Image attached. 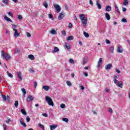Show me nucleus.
<instances>
[{"instance_id":"nucleus-34","label":"nucleus","mask_w":130,"mask_h":130,"mask_svg":"<svg viewBox=\"0 0 130 130\" xmlns=\"http://www.w3.org/2000/svg\"><path fill=\"white\" fill-rule=\"evenodd\" d=\"M67 85H68L69 87L72 86V83H71V81H67L66 82Z\"/></svg>"},{"instance_id":"nucleus-64","label":"nucleus","mask_w":130,"mask_h":130,"mask_svg":"<svg viewBox=\"0 0 130 130\" xmlns=\"http://www.w3.org/2000/svg\"><path fill=\"white\" fill-rule=\"evenodd\" d=\"M119 77V76H118V75H115L114 76V79H118Z\"/></svg>"},{"instance_id":"nucleus-17","label":"nucleus","mask_w":130,"mask_h":130,"mask_svg":"<svg viewBox=\"0 0 130 130\" xmlns=\"http://www.w3.org/2000/svg\"><path fill=\"white\" fill-rule=\"evenodd\" d=\"M123 50H122V48H121V46H119L117 49V52L119 53H122Z\"/></svg>"},{"instance_id":"nucleus-32","label":"nucleus","mask_w":130,"mask_h":130,"mask_svg":"<svg viewBox=\"0 0 130 130\" xmlns=\"http://www.w3.org/2000/svg\"><path fill=\"white\" fill-rule=\"evenodd\" d=\"M83 34L86 38H88L89 37V34L87 33L86 31L83 32Z\"/></svg>"},{"instance_id":"nucleus-2","label":"nucleus","mask_w":130,"mask_h":130,"mask_svg":"<svg viewBox=\"0 0 130 130\" xmlns=\"http://www.w3.org/2000/svg\"><path fill=\"white\" fill-rule=\"evenodd\" d=\"M45 100L46 102H47L49 106H53L54 105V104L53 103V101H52V99H51V98L48 96H46Z\"/></svg>"},{"instance_id":"nucleus-21","label":"nucleus","mask_w":130,"mask_h":130,"mask_svg":"<svg viewBox=\"0 0 130 130\" xmlns=\"http://www.w3.org/2000/svg\"><path fill=\"white\" fill-rule=\"evenodd\" d=\"M28 58L29 59H31V60H34L35 59V57H34V55L30 54L28 56Z\"/></svg>"},{"instance_id":"nucleus-59","label":"nucleus","mask_w":130,"mask_h":130,"mask_svg":"<svg viewBox=\"0 0 130 130\" xmlns=\"http://www.w3.org/2000/svg\"><path fill=\"white\" fill-rule=\"evenodd\" d=\"M89 4L91 6H93V1H92V0H89Z\"/></svg>"},{"instance_id":"nucleus-23","label":"nucleus","mask_w":130,"mask_h":130,"mask_svg":"<svg viewBox=\"0 0 130 130\" xmlns=\"http://www.w3.org/2000/svg\"><path fill=\"white\" fill-rule=\"evenodd\" d=\"M67 40L68 41H71L72 40H74V36H70L67 38Z\"/></svg>"},{"instance_id":"nucleus-13","label":"nucleus","mask_w":130,"mask_h":130,"mask_svg":"<svg viewBox=\"0 0 130 130\" xmlns=\"http://www.w3.org/2000/svg\"><path fill=\"white\" fill-rule=\"evenodd\" d=\"M102 60H103L102 58H100L99 59V60L98 62V66H97L98 68H99V67H100V66L101 65V63H102Z\"/></svg>"},{"instance_id":"nucleus-20","label":"nucleus","mask_w":130,"mask_h":130,"mask_svg":"<svg viewBox=\"0 0 130 130\" xmlns=\"http://www.w3.org/2000/svg\"><path fill=\"white\" fill-rule=\"evenodd\" d=\"M116 85L118 86V87H119L120 88H122V82L121 81H119Z\"/></svg>"},{"instance_id":"nucleus-61","label":"nucleus","mask_w":130,"mask_h":130,"mask_svg":"<svg viewBox=\"0 0 130 130\" xmlns=\"http://www.w3.org/2000/svg\"><path fill=\"white\" fill-rule=\"evenodd\" d=\"M83 75L85 76V77H88V74H87V73L84 72Z\"/></svg>"},{"instance_id":"nucleus-49","label":"nucleus","mask_w":130,"mask_h":130,"mask_svg":"<svg viewBox=\"0 0 130 130\" xmlns=\"http://www.w3.org/2000/svg\"><path fill=\"white\" fill-rule=\"evenodd\" d=\"M30 117H29V116H27L26 117V121H27V122H29V121H30Z\"/></svg>"},{"instance_id":"nucleus-3","label":"nucleus","mask_w":130,"mask_h":130,"mask_svg":"<svg viewBox=\"0 0 130 130\" xmlns=\"http://www.w3.org/2000/svg\"><path fill=\"white\" fill-rule=\"evenodd\" d=\"M1 55L4 57V58H5L6 60H8L9 59H10L11 56H10V54L6 53L4 50L1 51Z\"/></svg>"},{"instance_id":"nucleus-42","label":"nucleus","mask_w":130,"mask_h":130,"mask_svg":"<svg viewBox=\"0 0 130 130\" xmlns=\"http://www.w3.org/2000/svg\"><path fill=\"white\" fill-rule=\"evenodd\" d=\"M49 19H51L52 20H53V16H52V14H49Z\"/></svg>"},{"instance_id":"nucleus-44","label":"nucleus","mask_w":130,"mask_h":130,"mask_svg":"<svg viewBox=\"0 0 130 130\" xmlns=\"http://www.w3.org/2000/svg\"><path fill=\"white\" fill-rule=\"evenodd\" d=\"M69 62H70V63L75 64V61L74 60H73V59H70Z\"/></svg>"},{"instance_id":"nucleus-47","label":"nucleus","mask_w":130,"mask_h":130,"mask_svg":"<svg viewBox=\"0 0 130 130\" xmlns=\"http://www.w3.org/2000/svg\"><path fill=\"white\" fill-rule=\"evenodd\" d=\"M7 14H8V15H9V16L11 17V18H13V15H12V13L10 12H8Z\"/></svg>"},{"instance_id":"nucleus-43","label":"nucleus","mask_w":130,"mask_h":130,"mask_svg":"<svg viewBox=\"0 0 130 130\" xmlns=\"http://www.w3.org/2000/svg\"><path fill=\"white\" fill-rule=\"evenodd\" d=\"M60 108H64L66 107V105L64 104H61L60 105Z\"/></svg>"},{"instance_id":"nucleus-26","label":"nucleus","mask_w":130,"mask_h":130,"mask_svg":"<svg viewBox=\"0 0 130 130\" xmlns=\"http://www.w3.org/2000/svg\"><path fill=\"white\" fill-rule=\"evenodd\" d=\"M43 6L46 8V9H47L48 8V4H47V2L46 1H45L44 3H43Z\"/></svg>"},{"instance_id":"nucleus-63","label":"nucleus","mask_w":130,"mask_h":130,"mask_svg":"<svg viewBox=\"0 0 130 130\" xmlns=\"http://www.w3.org/2000/svg\"><path fill=\"white\" fill-rule=\"evenodd\" d=\"M109 112H110V113H112V109L109 108Z\"/></svg>"},{"instance_id":"nucleus-38","label":"nucleus","mask_w":130,"mask_h":130,"mask_svg":"<svg viewBox=\"0 0 130 130\" xmlns=\"http://www.w3.org/2000/svg\"><path fill=\"white\" fill-rule=\"evenodd\" d=\"M122 23H127V20L125 18H122L121 19Z\"/></svg>"},{"instance_id":"nucleus-57","label":"nucleus","mask_w":130,"mask_h":130,"mask_svg":"<svg viewBox=\"0 0 130 130\" xmlns=\"http://www.w3.org/2000/svg\"><path fill=\"white\" fill-rule=\"evenodd\" d=\"M117 82H118L117 79H114V82L115 84H117Z\"/></svg>"},{"instance_id":"nucleus-29","label":"nucleus","mask_w":130,"mask_h":130,"mask_svg":"<svg viewBox=\"0 0 130 130\" xmlns=\"http://www.w3.org/2000/svg\"><path fill=\"white\" fill-rule=\"evenodd\" d=\"M7 74L8 76V77H9V78H13V74H12L11 73H10V72L9 71L7 72Z\"/></svg>"},{"instance_id":"nucleus-58","label":"nucleus","mask_w":130,"mask_h":130,"mask_svg":"<svg viewBox=\"0 0 130 130\" xmlns=\"http://www.w3.org/2000/svg\"><path fill=\"white\" fill-rule=\"evenodd\" d=\"M15 52H16V53H19L20 51L18 49H15Z\"/></svg>"},{"instance_id":"nucleus-14","label":"nucleus","mask_w":130,"mask_h":130,"mask_svg":"<svg viewBox=\"0 0 130 130\" xmlns=\"http://www.w3.org/2000/svg\"><path fill=\"white\" fill-rule=\"evenodd\" d=\"M57 51H59V49L57 48V47H55L54 50L52 51V53H55V52H57Z\"/></svg>"},{"instance_id":"nucleus-46","label":"nucleus","mask_w":130,"mask_h":130,"mask_svg":"<svg viewBox=\"0 0 130 130\" xmlns=\"http://www.w3.org/2000/svg\"><path fill=\"white\" fill-rule=\"evenodd\" d=\"M61 33H62V35H63V36H66V35H67V33L66 32V31H64V30H62L61 31Z\"/></svg>"},{"instance_id":"nucleus-9","label":"nucleus","mask_w":130,"mask_h":130,"mask_svg":"<svg viewBox=\"0 0 130 130\" xmlns=\"http://www.w3.org/2000/svg\"><path fill=\"white\" fill-rule=\"evenodd\" d=\"M19 121H20V124H21V125H23L24 127H26V126H27V125H26V123L23 122V118H21V119H20Z\"/></svg>"},{"instance_id":"nucleus-36","label":"nucleus","mask_w":130,"mask_h":130,"mask_svg":"<svg viewBox=\"0 0 130 130\" xmlns=\"http://www.w3.org/2000/svg\"><path fill=\"white\" fill-rule=\"evenodd\" d=\"M18 105H19V102L18 101H15L14 103V106L15 107H18Z\"/></svg>"},{"instance_id":"nucleus-40","label":"nucleus","mask_w":130,"mask_h":130,"mask_svg":"<svg viewBox=\"0 0 130 130\" xmlns=\"http://www.w3.org/2000/svg\"><path fill=\"white\" fill-rule=\"evenodd\" d=\"M28 71H29V73H31V74L35 73V71L33 70V69H32L31 68L29 69Z\"/></svg>"},{"instance_id":"nucleus-28","label":"nucleus","mask_w":130,"mask_h":130,"mask_svg":"<svg viewBox=\"0 0 130 130\" xmlns=\"http://www.w3.org/2000/svg\"><path fill=\"white\" fill-rule=\"evenodd\" d=\"M115 10H116L118 14H120V11H119V9H118V7H117V6H116V5H115Z\"/></svg>"},{"instance_id":"nucleus-48","label":"nucleus","mask_w":130,"mask_h":130,"mask_svg":"<svg viewBox=\"0 0 130 130\" xmlns=\"http://www.w3.org/2000/svg\"><path fill=\"white\" fill-rule=\"evenodd\" d=\"M27 37H31V34L30 32H26Z\"/></svg>"},{"instance_id":"nucleus-31","label":"nucleus","mask_w":130,"mask_h":130,"mask_svg":"<svg viewBox=\"0 0 130 130\" xmlns=\"http://www.w3.org/2000/svg\"><path fill=\"white\" fill-rule=\"evenodd\" d=\"M123 5H124V6H127V5H128V1L124 0Z\"/></svg>"},{"instance_id":"nucleus-1","label":"nucleus","mask_w":130,"mask_h":130,"mask_svg":"<svg viewBox=\"0 0 130 130\" xmlns=\"http://www.w3.org/2000/svg\"><path fill=\"white\" fill-rule=\"evenodd\" d=\"M79 18L83 24V27H87V22H88V19H87V17H85V15L83 14H80L79 15Z\"/></svg>"},{"instance_id":"nucleus-30","label":"nucleus","mask_w":130,"mask_h":130,"mask_svg":"<svg viewBox=\"0 0 130 130\" xmlns=\"http://www.w3.org/2000/svg\"><path fill=\"white\" fill-rule=\"evenodd\" d=\"M114 50V47L113 46H111L110 48V51H111V52L112 53H113V51Z\"/></svg>"},{"instance_id":"nucleus-4","label":"nucleus","mask_w":130,"mask_h":130,"mask_svg":"<svg viewBox=\"0 0 130 130\" xmlns=\"http://www.w3.org/2000/svg\"><path fill=\"white\" fill-rule=\"evenodd\" d=\"M2 99L3 101L6 102V101H8V103H10V98L9 95H7V96L4 94H2Z\"/></svg>"},{"instance_id":"nucleus-55","label":"nucleus","mask_w":130,"mask_h":130,"mask_svg":"<svg viewBox=\"0 0 130 130\" xmlns=\"http://www.w3.org/2000/svg\"><path fill=\"white\" fill-rule=\"evenodd\" d=\"M69 28H73V24L72 23L69 24Z\"/></svg>"},{"instance_id":"nucleus-53","label":"nucleus","mask_w":130,"mask_h":130,"mask_svg":"<svg viewBox=\"0 0 130 130\" xmlns=\"http://www.w3.org/2000/svg\"><path fill=\"white\" fill-rule=\"evenodd\" d=\"M34 87L35 88H36V87H37V82L36 81H35L34 82Z\"/></svg>"},{"instance_id":"nucleus-12","label":"nucleus","mask_w":130,"mask_h":130,"mask_svg":"<svg viewBox=\"0 0 130 130\" xmlns=\"http://www.w3.org/2000/svg\"><path fill=\"white\" fill-rule=\"evenodd\" d=\"M34 100V98L31 95H29L27 98V101L29 102V101H33Z\"/></svg>"},{"instance_id":"nucleus-22","label":"nucleus","mask_w":130,"mask_h":130,"mask_svg":"<svg viewBox=\"0 0 130 130\" xmlns=\"http://www.w3.org/2000/svg\"><path fill=\"white\" fill-rule=\"evenodd\" d=\"M50 130L55 129V128L57 127V125H50Z\"/></svg>"},{"instance_id":"nucleus-15","label":"nucleus","mask_w":130,"mask_h":130,"mask_svg":"<svg viewBox=\"0 0 130 130\" xmlns=\"http://www.w3.org/2000/svg\"><path fill=\"white\" fill-rule=\"evenodd\" d=\"M96 6L98 9H99V10H101V9H102V6H101V5L100 4H99V2H98V1H96Z\"/></svg>"},{"instance_id":"nucleus-51","label":"nucleus","mask_w":130,"mask_h":130,"mask_svg":"<svg viewBox=\"0 0 130 130\" xmlns=\"http://www.w3.org/2000/svg\"><path fill=\"white\" fill-rule=\"evenodd\" d=\"M11 121H12L11 119H8L6 121V123H9L10 122H11Z\"/></svg>"},{"instance_id":"nucleus-27","label":"nucleus","mask_w":130,"mask_h":130,"mask_svg":"<svg viewBox=\"0 0 130 130\" xmlns=\"http://www.w3.org/2000/svg\"><path fill=\"white\" fill-rule=\"evenodd\" d=\"M43 89H44V90H45V91H48V90H49V86H47V85L43 86Z\"/></svg>"},{"instance_id":"nucleus-41","label":"nucleus","mask_w":130,"mask_h":130,"mask_svg":"<svg viewBox=\"0 0 130 130\" xmlns=\"http://www.w3.org/2000/svg\"><path fill=\"white\" fill-rule=\"evenodd\" d=\"M63 121H65V122H69V119L67 118H63L62 119Z\"/></svg>"},{"instance_id":"nucleus-10","label":"nucleus","mask_w":130,"mask_h":130,"mask_svg":"<svg viewBox=\"0 0 130 130\" xmlns=\"http://www.w3.org/2000/svg\"><path fill=\"white\" fill-rule=\"evenodd\" d=\"M105 16L107 21H109V20H110V15L108 13H106L105 14Z\"/></svg>"},{"instance_id":"nucleus-6","label":"nucleus","mask_w":130,"mask_h":130,"mask_svg":"<svg viewBox=\"0 0 130 130\" xmlns=\"http://www.w3.org/2000/svg\"><path fill=\"white\" fill-rule=\"evenodd\" d=\"M54 7L57 11V13H59L60 12V10H61V8H60V6L57 4L54 5Z\"/></svg>"},{"instance_id":"nucleus-5","label":"nucleus","mask_w":130,"mask_h":130,"mask_svg":"<svg viewBox=\"0 0 130 130\" xmlns=\"http://www.w3.org/2000/svg\"><path fill=\"white\" fill-rule=\"evenodd\" d=\"M66 15L64 14V11H62L61 13H60L58 17V19L59 20H62Z\"/></svg>"},{"instance_id":"nucleus-7","label":"nucleus","mask_w":130,"mask_h":130,"mask_svg":"<svg viewBox=\"0 0 130 130\" xmlns=\"http://www.w3.org/2000/svg\"><path fill=\"white\" fill-rule=\"evenodd\" d=\"M13 30L15 31L14 34V37H15V38H17V37H19V36H20V34L18 32V30L14 28H13Z\"/></svg>"},{"instance_id":"nucleus-50","label":"nucleus","mask_w":130,"mask_h":130,"mask_svg":"<svg viewBox=\"0 0 130 130\" xmlns=\"http://www.w3.org/2000/svg\"><path fill=\"white\" fill-rule=\"evenodd\" d=\"M18 19H19V20H22V19H23V17L21 15H19L18 16Z\"/></svg>"},{"instance_id":"nucleus-52","label":"nucleus","mask_w":130,"mask_h":130,"mask_svg":"<svg viewBox=\"0 0 130 130\" xmlns=\"http://www.w3.org/2000/svg\"><path fill=\"white\" fill-rule=\"evenodd\" d=\"M3 128H4V130H6L7 129V125L3 124Z\"/></svg>"},{"instance_id":"nucleus-25","label":"nucleus","mask_w":130,"mask_h":130,"mask_svg":"<svg viewBox=\"0 0 130 130\" xmlns=\"http://www.w3.org/2000/svg\"><path fill=\"white\" fill-rule=\"evenodd\" d=\"M17 74H18V77L19 78V79H20V80L22 81V73L21 72H18Z\"/></svg>"},{"instance_id":"nucleus-19","label":"nucleus","mask_w":130,"mask_h":130,"mask_svg":"<svg viewBox=\"0 0 130 130\" xmlns=\"http://www.w3.org/2000/svg\"><path fill=\"white\" fill-rule=\"evenodd\" d=\"M111 11V7L110 6H107L106 7V12H110Z\"/></svg>"},{"instance_id":"nucleus-60","label":"nucleus","mask_w":130,"mask_h":130,"mask_svg":"<svg viewBox=\"0 0 130 130\" xmlns=\"http://www.w3.org/2000/svg\"><path fill=\"white\" fill-rule=\"evenodd\" d=\"M122 11L123 12H126V8L124 7H122Z\"/></svg>"},{"instance_id":"nucleus-39","label":"nucleus","mask_w":130,"mask_h":130,"mask_svg":"<svg viewBox=\"0 0 130 130\" xmlns=\"http://www.w3.org/2000/svg\"><path fill=\"white\" fill-rule=\"evenodd\" d=\"M39 126L41 127V128H42V129L44 130V126L42 124H41V123H39Z\"/></svg>"},{"instance_id":"nucleus-62","label":"nucleus","mask_w":130,"mask_h":130,"mask_svg":"<svg viewBox=\"0 0 130 130\" xmlns=\"http://www.w3.org/2000/svg\"><path fill=\"white\" fill-rule=\"evenodd\" d=\"M116 71L117 73H118V74H120V71L119 70H118V69H116Z\"/></svg>"},{"instance_id":"nucleus-54","label":"nucleus","mask_w":130,"mask_h":130,"mask_svg":"<svg viewBox=\"0 0 130 130\" xmlns=\"http://www.w3.org/2000/svg\"><path fill=\"white\" fill-rule=\"evenodd\" d=\"M43 116H44L45 117H47L48 116V115L46 113H43L42 114Z\"/></svg>"},{"instance_id":"nucleus-37","label":"nucleus","mask_w":130,"mask_h":130,"mask_svg":"<svg viewBox=\"0 0 130 130\" xmlns=\"http://www.w3.org/2000/svg\"><path fill=\"white\" fill-rule=\"evenodd\" d=\"M21 91L23 93V95H26V89H25V88H22Z\"/></svg>"},{"instance_id":"nucleus-11","label":"nucleus","mask_w":130,"mask_h":130,"mask_svg":"<svg viewBox=\"0 0 130 130\" xmlns=\"http://www.w3.org/2000/svg\"><path fill=\"white\" fill-rule=\"evenodd\" d=\"M64 48H67V50H70V49H71V46H70V44L65 43Z\"/></svg>"},{"instance_id":"nucleus-24","label":"nucleus","mask_w":130,"mask_h":130,"mask_svg":"<svg viewBox=\"0 0 130 130\" xmlns=\"http://www.w3.org/2000/svg\"><path fill=\"white\" fill-rule=\"evenodd\" d=\"M21 111L23 115H27V112H26V111H25V110H24V109H21Z\"/></svg>"},{"instance_id":"nucleus-56","label":"nucleus","mask_w":130,"mask_h":130,"mask_svg":"<svg viewBox=\"0 0 130 130\" xmlns=\"http://www.w3.org/2000/svg\"><path fill=\"white\" fill-rule=\"evenodd\" d=\"M106 42L107 44H110V41L109 40H106Z\"/></svg>"},{"instance_id":"nucleus-35","label":"nucleus","mask_w":130,"mask_h":130,"mask_svg":"<svg viewBox=\"0 0 130 130\" xmlns=\"http://www.w3.org/2000/svg\"><path fill=\"white\" fill-rule=\"evenodd\" d=\"M51 33L53 35H55V34H56V31H55V30H54V29H52L51 31Z\"/></svg>"},{"instance_id":"nucleus-18","label":"nucleus","mask_w":130,"mask_h":130,"mask_svg":"<svg viewBox=\"0 0 130 130\" xmlns=\"http://www.w3.org/2000/svg\"><path fill=\"white\" fill-rule=\"evenodd\" d=\"M87 57H85L82 59V64L83 65L86 64V63H87Z\"/></svg>"},{"instance_id":"nucleus-45","label":"nucleus","mask_w":130,"mask_h":130,"mask_svg":"<svg viewBox=\"0 0 130 130\" xmlns=\"http://www.w3.org/2000/svg\"><path fill=\"white\" fill-rule=\"evenodd\" d=\"M79 87H80L81 90H82V91L83 90H85V87H84V86H83L82 85H81V84L79 85Z\"/></svg>"},{"instance_id":"nucleus-8","label":"nucleus","mask_w":130,"mask_h":130,"mask_svg":"<svg viewBox=\"0 0 130 130\" xmlns=\"http://www.w3.org/2000/svg\"><path fill=\"white\" fill-rule=\"evenodd\" d=\"M111 68H112V63H109L105 66V70H111Z\"/></svg>"},{"instance_id":"nucleus-16","label":"nucleus","mask_w":130,"mask_h":130,"mask_svg":"<svg viewBox=\"0 0 130 130\" xmlns=\"http://www.w3.org/2000/svg\"><path fill=\"white\" fill-rule=\"evenodd\" d=\"M4 19L6 21H7V22H10L11 23H13V21H12V20H11V19L10 18L7 17V16H5L4 17Z\"/></svg>"},{"instance_id":"nucleus-33","label":"nucleus","mask_w":130,"mask_h":130,"mask_svg":"<svg viewBox=\"0 0 130 130\" xmlns=\"http://www.w3.org/2000/svg\"><path fill=\"white\" fill-rule=\"evenodd\" d=\"M2 3L5 5H8L9 4V0H2Z\"/></svg>"}]
</instances>
